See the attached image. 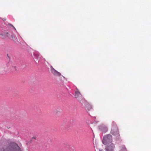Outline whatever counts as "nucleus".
I'll return each mask as SVG.
<instances>
[{"mask_svg":"<svg viewBox=\"0 0 151 151\" xmlns=\"http://www.w3.org/2000/svg\"><path fill=\"white\" fill-rule=\"evenodd\" d=\"M0 151H23L21 147L14 142H10L0 149Z\"/></svg>","mask_w":151,"mask_h":151,"instance_id":"f257e3e1","label":"nucleus"},{"mask_svg":"<svg viewBox=\"0 0 151 151\" xmlns=\"http://www.w3.org/2000/svg\"><path fill=\"white\" fill-rule=\"evenodd\" d=\"M115 147L114 144L111 143L108 146L105 148L106 151H113Z\"/></svg>","mask_w":151,"mask_h":151,"instance_id":"0eeeda50","label":"nucleus"},{"mask_svg":"<svg viewBox=\"0 0 151 151\" xmlns=\"http://www.w3.org/2000/svg\"><path fill=\"white\" fill-rule=\"evenodd\" d=\"M112 135L108 134L104 136L102 140V142L103 144L106 145L109 144L112 142Z\"/></svg>","mask_w":151,"mask_h":151,"instance_id":"20e7f679","label":"nucleus"},{"mask_svg":"<svg viewBox=\"0 0 151 151\" xmlns=\"http://www.w3.org/2000/svg\"><path fill=\"white\" fill-rule=\"evenodd\" d=\"M111 133L113 135L116 136L117 137L119 136L118 127L114 122H113L112 123V127L111 131Z\"/></svg>","mask_w":151,"mask_h":151,"instance_id":"f03ea898","label":"nucleus"},{"mask_svg":"<svg viewBox=\"0 0 151 151\" xmlns=\"http://www.w3.org/2000/svg\"><path fill=\"white\" fill-rule=\"evenodd\" d=\"M10 35V32L6 29L0 28V36L3 39H6Z\"/></svg>","mask_w":151,"mask_h":151,"instance_id":"7ed1b4c3","label":"nucleus"},{"mask_svg":"<svg viewBox=\"0 0 151 151\" xmlns=\"http://www.w3.org/2000/svg\"><path fill=\"white\" fill-rule=\"evenodd\" d=\"M10 39L13 40L14 41H17V38L16 37L15 35L14 34H11L9 37H8Z\"/></svg>","mask_w":151,"mask_h":151,"instance_id":"1a4fd4ad","label":"nucleus"},{"mask_svg":"<svg viewBox=\"0 0 151 151\" xmlns=\"http://www.w3.org/2000/svg\"><path fill=\"white\" fill-rule=\"evenodd\" d=\"M51 73L56 76H60L61 75V73L56 70L52 66L51 67Z\"/></svg>","mask_w":151,"mask_h":151,"instance_id":"423d86ee","label":"nucleus"},{"mask_svg":"<svg viewBox=\"0 0 151 151\" xmlns=\"http://www.w3.org/2000/svg\"><path fill=\"white\" fill-rule=\"evenodd\" d=\"M81 95L78 89L77 88H76V91L75 92V96L76 98H78Z\"/></svg>","mask_w":151,"mask_h":151,"instance_id":"9d476101","label":"nucleus"},{"mask_svg":"<svg viewBox=\"0 0 151 151\" xmlns=\"http://www.w3.org/2000/svg\"><path fill=\"white\" fill-rule=\"evenodd\" d=\"M84 105L86 109L88 111H89L92 108L91 105L86 101H85Z\"/></svg>","mask_w":151,"mask_h":151,"instance_id":"6e6552de","label":"nucleus"},{"mask_svg":"<svg viewBox=\"0 0 151 151\" xmlns=\"http://www.w3.org/2000/svg\"><path fill=\"white\" fill-rule=\"evenodd\" d=\"M9 64L8 63L6 65H3L2 68L3 70L5 71H7L10 68L12 69H14V70H16V68L15 66H12L11 68L9 67Z\"/></svg>","mask_w":151,"mask_h":151,"instance_id":"39448f33","label":"nucleus"},{"mask_svg":"<svg viewBox=\"0 0 151 151\" xmlns=\"http://www.w3.org/2000/svg\"><path fill=\"white\" fill-rule=\"evenodd\" d=\"M105 128L106 129V130H107V128L106 127H105Z\"/></svg>","mask_w":151,"mask_h":151,"instance_id":"f8f14e48","label":"nucleus"},{"mask_svg":"<svg viewBox=\"0 0 151 151\" xmlns=\"http://www.w3.org/2000/svg\"><path fill=\"white\" fill-rule=\"evenodd\" d=\"M8 24L9 25L12 27L14 29L16 30V29H15V28L14 27L13 25H12V24Z\"/></svg>","mask_w":151,"mask_h":151,"instance_id":"9b49d317","label":"nucleus"}]
</instances>
